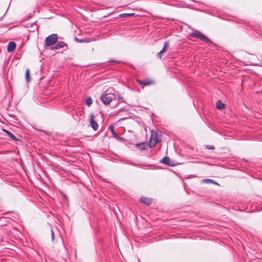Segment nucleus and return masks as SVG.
<instances>
[{"label":"nucleus","mask_w":262,"mask_h":262,"mask_svg":"<svg viewBox=\"0 0 262 262\" xmlns=\"http://www.w3.org/2000/svg\"><path fill=\"white\" fill-rule=\"evenodd\" d=\"M136 146L140 147L142 149H144L145 148L144 143L137 144Z\"/></svg>","instance_id":"obj_19"},{"label":"nucleus","mask_w":262,"mask_h":262,"mask_svg":"<svg viewBox=\"0 0 262 262\" xmlns=\"http://www.w3.org/2000/svg\"><path fill=\"white\" fill-rule=\"evenodd\" d=\"M125 15H128V16H130V15H132V14H125Z\"/></svg>","instance_id":"obj_21"},{"label":"nucleus","mask_w":262,"mask_h":262,"mask_svg":"<svg viewBox=\"0 0 262 262\" xmlns=\"http://www.w3.org/2000/svg\"><path fill=\"white\" fill-rule=\"evenodd\" d=\"M29 74H30L29 69H27L26 70V74H25L26 80L27 82H29L30 80V77L29 76Z\"/></svg>","instance_id":"obj_15"},{"label":"nucleus","mask_w":262,"mask_h":262,"mask_svg":"<svg viewBox=\"0 0 262 262\" xmlns=\"http://www.w3.org/2000/svg\"><path fill=\"white\" fill-rule=\"evenodd\" d=\"M140 200L141 202H142V203L146 204V205H149L152 202L151 199L144 197V196L141 197L140 199Z\"/></svg>","instance_id":"obj_6"},{"label":"nucleus","mask_w":262,"mask_h":262,"mask_svg":"<svg viewBox=\"0 0 262 262\" xmlns=\"http://www.w3.org/2000/svg\"><path fill=\"white\" fill-rule=\"evenodd\" d=\"M58 39V36L56 34H52L48 36L45 40V43L47 46H51L54 45Z\"/></svg>","instance_id":"obj_2"},{"label":"nucleus","mask_w":262,"mask_h":262,"mask_svg":"<svg viewBox=\"0 0 262 262\" xmlns=\"http://www.w3.org/2000/svg\"><path fill=\"white\" fill-rule=\"evenodd\" d=\"M212 148V146H210V147H209V149Z\"/></svg>","instance_id":"obj_23"},{"label":"nucleus","mask_w":262,"mask_h":262,"mask_svg":"<svg viewBox=\"0 0 262 262\" xmlns=\"http://www.w3.org/2000/svg\"><path fill=\"white\" fill-rule=\"evenodd\" d=\"M51 235H52V239L53 240L54 239V232L53 231H51Z\"/></svg>","instance_id":"obj_20"},{"label":"nucleus","mask_w":262,"mask_h":262,"mask_svg":"<svg viewBox=\"0 0 262 262\" xmlns=\"http://www.w3.org/2000/svg\"><path fill=\"white\" fill-rule=\"evenodd\" d=\"M137 82L140 84V85H143L144 86L145 85H149L151 84H152L154 83V82L152 80H144L142 81L140 80H138Z\"/></svg>","instance_id":"obj_7"},{"label":"nucleus","mask_w":262,"mask_h":262,"mask_svg":"<svg viewBox=\"0 0 262 262\" xmlns=\"http://www.w3.org/2000/svg\"><path fill=\"white\" fill-rule=\"evenodd\" d=\"M92 102H93V101L91 97H88L85 100V104L89 106H90L92 104Z\"/></svg>","instance_id":"obj_17"},{"label":"nucleus","mask_w":262,"mask_h":262,"mask_svg":"<svg viewBox=\"0 0 262 262\" xmlns=\"http://www.w3.org/2000/svg\"><path fill=\"white\" fill-rule=\"evenodd\" d=\"M203 182H206V183H212L213 184H218L216 182H213V181L212 180L209 179H206L203 180Z\"/></svg>","instance_id":"obj_18"},{"label":"nucleus","mask_w":262,"mask_h":262,"mask_svg":"<svg viewBox=\"0 0 262 262\" xmlns=\"http://www.w3.org/2000/svg\"><path fill=\"white\" fill-rule=\"evenodd\" d=\"M109 129L110 130H111V133H112L113 135V137L115 138H119V136L115 132V129H114V127L113 125H110L109 126Z\"/></svg>","instance_id":"obj_12"},{"label":"nucleus","mask_w":262,"mask_h":262,"mask_svg":"<svg viewBox=\"0 0 262 262\" xmlns=\"http://www.w3.org/2000/svg\"><path fill=\"white\" fill-rule=\"evenodd\" d=\"M198 38H200V39L203 40L204 41L208 43H212V41L207 36H206L202 33L201 34V35L199 36Z\"/></svg>","instance_id":"obj_10"},{"label":"nucleus","mask_w":262,"mask_h":262,"mask_svg":"<svg viewBox=\"0 0 262 262\" xmlns=\"http://www.w3.org/2000/svg\"><path fill=\"white\" fill-rule=\"evenodd\" d=\"M157 142H158V138H157V134L154 131L151 130L150 140L149 142V146L151 148L154 147L155 146V145H156V144L157 143Z\"/></svg>","instance_id":"obj_3"},{"label":"nucleus","mask_w":262,"mask_h":262,"mask_svg":"<svg viewBox=\"0 0 262 262\" xmlns=\"http://www.w3.org/2000/svg\"><path fill=\"white\" fill-rule=\"evenodd\" d=\"M4 131L5 132H6L7 133V134L13 140H15V141H16L17 140V139L16 138V137L13 134H12L11 132L7 130H5V129H4Z\"/></svg>","instance_id":"obj_14"},{"label":"nucleus","mask_w":262,"mask_h":262,"mask_svg":"<svg viewBox=\"0 0 262 262\" xmlns=\"http://www.w3.org/2000/svg\"><path fill=\"white\" fill-rule=\"evenodd\" d=\"M201 33L198 31H194L191 33V35L196 37L198 38L199 36L201 35Z\"/></svg>","instance_id":"obj_16"},{"label":"nucleus","mask_w":262,"mask_h":262,"mask_svg":"<svg viewBox=\"0 0 262 262\" xmlns=\"http://www.w3.org/2000/svg\"><path fill=\"white\" fill-rule=\"evenodd\" d=\"M119 99H122V97H121L120 96H119Z\"/></svg>","instance_id":"obj_22"},{"label":"nucleus","mask_w":262,"mask_h":262,"mask_svg":"<svg viewBox=\"0 0 262 262\" xmlns=\"http://www.w3.org/2000/svg\"><path fill=\"white\" fill-rule=\"evenodd\" d=\"M16 47L15 43L13 41H11L9 43L8 46H7V51L9 52H12L13 51Z\"/></svg>","instance_id":"obj_9"},{"label":"nucleus","mask_w":262,"mask_h":262,"mask_svg":"<svg viewBox=\"0 0 262 262\" xmlns=\"http://www.w3.org/2000/svg\"><path fill=\"white\" fill-rule=\"evenodd\" d=\"M115 98V95L111 93H108L107 91L102 93L101 99L105 104H108Z\"/></svg>","instance_id":"obj_1"},{"label":"nucleus","mask_w":262,"mask_h":262,"mask_svg":"<svg viewBox=\"0 0 262 262\" xmlns=\"http://www.w3.org/2000/svg\"><path fill=\"white\" fill-rule=\"evenodd\" d=\"M66 46H67V45L63 41H59L55 44V46L54 47V49H58L60 48H63Z\"/></svg>","instance_id":"obj_11"},{"label":"nucleus","mask_w":262,"mask_h":262,"mask_svg":"<svg viewBox=\"0 0 262 262\" xmlns=\"http://www.w3.org/2000/svg\"><path fill=\"white\" fill-rule=\"evenodd\" d=\"M216 107L218 109L222 110L224 108L225 105L222 103V102L220 100H218L216 104Z\"/></svg>","instance_id":"obj_13"},{"label":"nucleus","mask_w":262,"mask_h":262,"mask_svg":"<svg viewBox=\"0 0 262 262\" xmlns=\"http://www.w3.org/2000/svg\"><path fill=\"white\" fill-rule=\"evenodd\" d=\"M90 123L91 126L94 130H97L98 129V124L97 122L94 120V116L91 114L90 117Z\"/></svg>","instance_id":"obj_4"},{"label":"nucleus","mask_w":262,"mask_h":262,"mask_svg":"<svg viewBox=\"0 0 262 262\" xmlns=\"http://www.w3.org/2000/svg\"><path fill=\"white\" fill-rule=\"evenodd\" d=\"M168 47H169V45H168V42H165V43H164V46L163 48L158 54V56L159 58H161L162 54L163 53H164V52H165L167 50V49L168 48Z\"/></svg>","instance_id":"obj_8"},{"label":"nucleus","mask_w":262,"mask_h":262,"mask_svg":"<svg viewBox=\"0 0 262 262\" xmlns=\"http://www.w3.org/2000/svg\"><path fill=\"white\" fill-rule=\"evenodd\" d=\"M212 148V146H210V147H209V149Z\"/></svg>","instance_id":"obj_24"},{"label":"nucleus","mask_w":262,"mask_h":262,"mask_svg":"<svg viewBox=\"0 0 262 262\" xmlns=\"http://www.w3.org/2000/svg\"><path fill=\"white\" fill-rule=\"evenodd\" d=\"M161 162L169 166H174L175 164L169 157H165L161 160Z\"/></svg>","instance_id":"obj_5"}]
</instances>
